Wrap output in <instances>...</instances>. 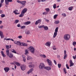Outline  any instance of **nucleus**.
<instances>
[{
  "label": "nucleus",
  "instance_id": "5fc2aeb1",
  "mask_svg": "<svg viewBox=\"0 0 76 76\" xmlns=\"http://www.w3.org/2000/svg\"><path fill=\"white\" fill-rule=\"evenodd\" d=\"M45 20L46 22H49V20H47V19H45Z\"/></svg>",
  "mask_w": 76,
  "mask_h": 76
},
{
  "label": "nucleus",
  "instance_id": "cd10ccee",
  "mask_svg": "<svg viewBox=\"0 0 76 76\" xmlns=\"http://www.w3.org/2000/svg\"><path fill=\"white\" fill-rule=\"evenodd\" d=\"M45 10L46 11V12H47V13H48L50 10L49 8H47L45 9Z\"/></svg>",
  "mask_w": 76,
  "mask_h": 76
},
{
  "label": "nucleus",
  "instance_id": "412c9836",
  "mask_svg": "<svg viewBox=\"0 0 76 76\" xmlns=\"http://www.w3.org/2000/svg\"><path fill=\"white\" fill-rule=\"evenodd\" d=\"M18 12V10H15L14 11H13V13H14L15 15H19V13H17L16 12Z\"/></svg>",
  "mask_w": 76,
  "mask_h": 76
},
{
  "label": "nucleus",
  "instance_id": "a211bd4d",
  "mask_svg": "<svg viewBox=\"0 0 76 76\" xmlns=\"http://www.w3.org/2000/svg\"><path fill=\"white\" fill-rule=\"evenodd\" d=\"M31 21H28L26 22H25L24 23V24L25 25H28L29 24H30Z\"/></svg>",
  "mask_w": 76,
  "mask_h": 76
},
{
  "label": "nucleus",
  "instance_id": "72a5a7b5",
  "mask_svg": "<svg viewBox=\"0 0 76 76\" xmlns=\"http://www.w3.org/2000/svg\"><path fill=\"white\" fill-rule=\"evenodd\" d=\"M58 16V15H55L53 16V19H56L57 18V17Z\"/></svg>",
  "mask_w": 76,
  "mask_h": 76
},
{
  "label": "nucleus",
  "instance_id": "bf43d9fd",
  "mask_svg": "<svg viewBox=\"0 0 76 76\" xmlns=\"http://www.w3.org/2000/svg\"><path fill=\"white\" fill-rule=\"evenodd\" d=\"M3 13V11L2 10H0V14Z\"/></svg>",
  "mask_w": 76,
  "mask_h": 76
},
{
  "label": "nucleus",
  "instance_id": "e2e57ef3",
  "mask_svg": "<svg viewBox=\"0 0 76 76\" xmlns=\"http://www.w3.org/2000/svg\"><path fill=\"white\" fill-rule=\"evenodd\" d=\"M27 42H31V41L27 40Z\"/></svg>",
  "mask_w": 76,
  "mask_h": 76
},
{
  "label": "nucleus",
  "instance_id": "de8ad7c7",
  "mask_svg": "<svg viewBox=\"0 0 76 76\" xmlns=\"http://www.w3.org/2000/svg\"><path fill=\"white\" fill-rule=\"evenodd\" d=\"M66 66L67 69H70L69 66H68V64H66Z\"/></svg>",
  "mask_w": 76,
  "mask_h": 76
},
{
  "label": "nucleus",
  "instance_id": "c9c22d12",
  "mask_svg": "<svg viewBox=\"0 0 76 76\" xmlns=\"http://www.w3.org/2000/svg\"><path fill=\"white\" fill-rule=\"evenodd\" d=\"M59 23H60V21H59V20L56 21L55 22V24H58Z\"/></svg>",
  "mask_w": 76,
  "mask_h": 76
},
{
  "label": "nucleus",
  "instance_id": "2eb2a0df",
  "mask_svg": "<svg viewBox=\"0 0 76 76\" xmlns=\"http://www.w3.org/2000/svg\"><path fill=\"white\" fill-rule=\"evenodd\" d=\"M34 71V69L33 68H31L27 72V74L28 75H29L30 73L32 72L33 71Z\"/></svg>",
  "mask_w": 76,
  "mask_h": 76
},
{
  "label": "nucleus",
  "instance_id": "9b49d317",
  "mask_svg": "<svg viewBox=\"0 0 76 76\" xmlns=\"http://www.w3.org/2000/svg\"><path fill=\"white\" fill-rule=\"evenodd\" d=\"M4 70L5 72H8L10 70V68L9 67H6L4 68Z\"/></svg>",
  "mask_w": 76,
  "mask_h": 76
},
{
  "label": "nucleus",
  "instance_id": "7c9ffc66",
  "mask_svg": "<svg viewBox=\"0 0 76 76\" xmlns=\"http://www.w3.org/2000/svg\"><path fill=\"white\" fill-rule=\"evenodd\" d=\"M27 59L28 60H30V59H32V58L30 57V56H28Z\"/></svg>",
  "mask_w": 76,
  "mask_h": 76
},
{
  "label": "nucleus",
  "instance_id": "c85d7f7f",
  "mask_svg": "<svg viewBox=\"0 0 76 76\" xmlns=\"http://www.w3.org/2000/svg\"><path fill=\"white\" fill-rule=\"evenodd\" d=\"M25 54L26 55H28V54L29 52H28V50H25Z\"/></svg>",
  "mask_w": 76,
  "mask_h": 76
},
{
  "label": "nucleus",
  "instance_id": "13d9d810",
  "mask_svg": "<svg viewBox=\"0 0 76 76\" xmlns=\"http://www.w3.org/2000/svg\"><path fill=\"white\" fill-rule=\"evenodd\" d=\"M57 58H60V56L59 55H57Z\"/></svg>",
  "mask_w": 76,
  "mask_h": 76
},
{
  "label": "nucleus",
  "instance_id": "4c0bfd02",
  "mask_svg": "<svg viewBox=\"0 0 76 76\" xmlns=\"http://www.w3.org/2000/svg\"><path fill=\"white\" fill-rule=\"evenodd\" d=\"M72 45H74V46H75L76 45V42H73L72 43Z\"/></svg>",
  "mask_w": 76,
  "mask_h": 76
},
{
  "label": "nucleus",
  "instance_id": "2f4dec72",
  "mask_svg": "<svg viewBox=\"0 0 76 76\" xmlns=\"http://www.w3.org/2000/svg\"><path fill=\"white\" fill-rule=\"evenodd\" d=\"M19 22V20H16L14 22V23L16 24L17 23H18Z\"/></svg>",
  "mask_w": 76,
  "mask_h": 76
},
{
  "label": "nucleus",
  "instance_id": "4d7b16f0",
  "mask_svg": "<svg viewBox=\"0 0 76 76\" xmlns=\"http://www.w3.org/2000/svg\"><path fill=\"white\" fill-rule=\"evenodd\" d=\"M6 40V41H9L10 40V38L7 39Z\"/></svg>",
  "mask_w": 76,
  "mask_h": 76
},
{
  "label": "nucleus",
  "instance_id": "680f3d73",
  "mask_svg": "<svg viewBox=\"0 0 76 76\" xmlns=\"http://www.w3.org/2000/svg\"><path fill=\"white\" fill-rule=\"evenodd\" d=\"M44 25H43V26H41V28H44Z\"/></svg>",
  "mask_w": 76,
  "mask_h": 76
},
{
  "label": "nucleus",
  "instance_id": "39448f33",
  "mask_svg": "<svg viewBox=\"0 0 76 76\" xmlns=\"http://www.w3.org/2000/svg\"><path fill=\"white\" fill-rule=\"evenodd\" d=\"M17 2H18V3L21 4L23 6H26V1H21L19 0H18Z\"/></svg>",
  "mask_w": 76,
  "mask_h": 76
},
{
  "label": "nucleus",
  "instance_id": "473e14b6",
  "mask_svg": "<svg viewBox=\"0 0 76 76\" xmlns=\"http://www.w3.org/2000/svg\"><path fill=\"white\" fill-rule=\"evenodd\" d=\"M34 64L29 65V67L30 68H32V67H34Z\"/></svg>",
  "mask_w": 76,
  "mask_h": 76
},
{
  "label": "nucleus",
  "instance_id": "f257e3e1",
  "mask_svg": "<svg viewBox=\"0 0 76 76\" xmlns=\"http://www.w3.org/2000/svg\"><path fill=\"white\" fill-rule=\"evenodd\" d=\"M6 48H7L6 53L7 56H8L10 58H12L13 56V54H12L11 53H9V48H10L12 45H6Z\"/></svg>",
  "mask_w": 76,
  "mask_h": 76
},
{
  "label": "nucleus",
  "instance_id": "423d86ee",
  "mask_svg": "<svg viewBox=\"0 0 76 76\" xmlns=\"http://www.w3.org/2000/svg\"><path fill=\"white\" fill-rule=\"evenodd\" d=\"M58 30V27H57L55 30V32L54 33V35L53 36V38H55L56 37V36H57V35Z\"/></svg>",
  "mask_w": 76,
  "mask_h": 76
},
{
  "label": "nucleus",
  "instance_id": "0eeeda50",
  "mask_svg": "<svg viewBox=\"0 0 76 76\" xmlns=\"http://www.w3.org/2000/svg\"><path fill=\"white\" fill-rule=\"evenodd\" d=\"M39 69H45V65L43 63H41L40 64L39 66Z\"/></svg>",
  "mask_w": 76,
  "mask_h": 76
},
{
  "label": "nucleus",
  "instance_id": "4468645a",
  "mask_svg": "<svg viewBox=\"0 0 76 76\" xmlns=\"http://www.w3.org/2000/svg\"><path fill=\"white\" fill-rule=\"evenodd\" d=\"M20 68L23 71L25 70L26 69V66L22 65L20 66Z\"/></svg>",
  "mask_w": 76,
  "mask_h": 76
},
{
  "label": "nucleus",
  "instance_id": "f03ea898",
  "mask_svg": "<svg viewBox=\"0 0 76 76\" xmlns=\"http://www.w3.org/2000/svg\"><path fill=\"white\" fill-rule=\"evenodd\" d=\"M28 9L26 8H24L21 11V14L19 16L20 18H22L25 15V13H26L27 12Z\"/></svg>",
  "mask_w": 76,
  "mask_h": 76
},
{
  "label": "nucleus",
  "instance_id": "0e129e2a",
  "mask_svg": "<svg viewBox=\"0 0 76 76\" xmlns=\"http://www.w3.org/2000/svg\"><path fill=\"white\" fill-rule=\"evenodd\" d=\"M1 6H2V4L0 3V8L1 7Z\"/></svg>",
  "mask_w": 76,
  "mask_h": 76
},
{
  "label": "nucleus",
  "instance_id": "79ce46f5",
  "mask_svg": "<svg viewBox=\"0 0 76 76\" xmlns=\"http://www.w3.org/2000/svg\"><path fill=\"white\" fill-rule=\"evenodd\" d=\"M1 18H4V17H5V15L4 14H1Z\"/></svg>",
  "mask_w": 76,
  "mask_h": 76
},
{
  "label": "nucleus",
  "instance_id": "1a4fd4ad",
  "mask_svg": "<svg viewBox=\"0 0 76 76\" xmlns=\"http://www.w3.org/2000/svg\"><path fill=\"white\" fill-rule=\"evenodd\" d=\"M14 44H16L18 45H22V43H20V42L19 41H15L14 42Z\"/></svg>",
  "mask_w": 76,
  "mask_h": 76
},
{
  "label": "nucleus",
  "instance_id": "3c124183",
  "mask_svg": "<svg viewBox=\"0 0 76 76\" xmlns=\"http://www.w3.org/2000/svg\"><path fill=\"white\" fill-rule=\"evenodd\" d=\"M4 0H1V4H2V3H4Z\"/></svg>",
  "mask_w": 76,
  "mask_h": 76
},
{
  "label": "nucleus",
  "instance_id": "58836bf2",
  "mask_svg": "<svg viewBox=\"0 0 76 76\" xmlns=\"http://www.w3.org/2000/svg\"><path fill=\"white\" fill-rule=\"evenodd\" d=\"M62 15L64 17H66V13H63V14H62Z\"/></svg>",
  "mask_w": 76,
  "mask_h": 76
},
{
  "label": "nucleus",
  "instance_id": "37998d69",
  "mask_svg": "<svg viewBox=\"0 0 76 76\" xmlns=\"http://www.w3.org/2000/svg\"><path fill=\"white\" fill-rule=\"evenodd\" d=\"M66 58H67V55H64V59H66Z\"/></svg>",
  "mask_w": 76,
  "mask_h": 76
},
{
  "label": "nucleus",
  "instance_id": "f704fd0d",
  "mask_svg": "<svg viewBox=\"0 0 76 76\" xmlns=\"http://www.w3.org/2000/svg\"><path fill=\"white\" fill-rule=\"evenodd\" d=\"M48 14V12H44L42 13V15H46Z\"/></svg>",
  "mask_w": 76,
  "mask_h": 76
},
{
  "label": "nucleus",
  "instance_id": "6e6552de",
  "mask_svg": "<svg viewBox=\"0 0 76 76\" xmlns=\"http://www.w3.org/2000/svg\"><path fill=\"white\" fill-rule=\"evenodd\" d=\"M12 0H5V3L6 5H9V2H12Z\"/></svg>",
  "mask_w": 76,
  "mask_h": 76
},
{
  "label": "nucleus",
  "instance_id": "052dcab7",
  "mask_svg": "<svg viewBox=\"0 0 76 76\" xmlns=\"http://www.w3.org/2000/svg\"><path fill=\"white\" fill-rule=\"evenodd\" d=\"M41 1L42 2H44V1H46V0H42Z\"/></svg>",
  "mask_w": 76,
  "mask_h": 76
},
{
  "label": "nucleus",
  "instance_id": "9d476101",
  "mask_svg": "<svg viewBox=\"0 0 76 76\" xmlns=\"http://www.w3.org/2000/svg\"><path fill=\"white\" fill-rule=\"evenodd\" d=\"M47 62H48L49 66H52V62H51V61L50 60V59H47Z\"/></svg>",
  "mask_w": 76,
  "mask_h": 76
},
{
  "label": "nucleus",
  "instance_id": "a878e982",
  "mask_svg": "<svg viewBox=\"0 0 76 76\" xmlns=\"http://www.w3.org/2000/svg\"><path fill=\"white\" fill-rule=\"evenodd\" d=\"M40 56L41 57H43V58H46V56L45 55L40 54Z\"/></svg>",
  "mask_w": 76,
  "mask_h": 76
},
{
  "label": "nucleus",
  "instance_id": "338daca9",
  "mask_svg": "<svg viewBox=\"0 0 76 76\" xmlns=\"http://www.w3.org/2000/svg\"><path fill=\"white\" fill-rule=\"evenodd\" d=\"M39 28H42L41 26H39Z\"/></svg>",
  "mask_w": 76,
  "mask_h": 76
},
{
  "label": "nucleus",
  "instance_id": "b1692460",
  "mask_svg": "<svg viewBox=\"0 0 76 76\" xmlns=\"http://www.w3.org/2000/svg\"><path fill=\"white\" fill-rule=\"evenodd\" d=\"M11 51L13 53H15V54H17L16 52L15 51V50L14 49H11Z\"/></svg>",
  "mask_w": 76,
  "mask_h": 76
},
{
  "label": "nucleus",
  "instance_id": "8fccbe9b",
  "mask_svg": "<svg viewBox=\"0 0 76 76\" xmlns=\"http://www.w3.org/2000/svg\"><path fill=\"white\" fill-rule=\"evenodd\" d=\"M4 28V26H0V29H3Z\"/></svg>",
  "mask_w": 76,
  "mask_h": 76
},
{
  "label": "nucleus",
  "instance_id": "ddd939ff",
  "mask_svg": "<svg viewBox=\"0 0 76 76\" xmlns=\"http://www.w3.org/2000/svg\"><path fill=\"white\" fill-rule=\"evenodd\" d=\"M41 22V19H39L38 20H37L35 23V25H37L38 24V23H40Z\"/></svg>",
  "mask_w": 76,
  "mask_h": 76
},
{
  "label": "nucleus",
  "instance_id": "6ab92c4d",
  "mask_svg": "<svg viewBox=\"0 0 76 76\" xmlns=\"http://www.w3.org/2000/svg\"><path fill=\"white\" fill-rule=\"evenodd\" d=\"M1 53L3 57H6V56L5 54H4V52H3V51H1Z\"/></svg>",
  "mask_w": 76,
  "mask_h": 76
},
{
  "label": "nucleus",
  "instance_id": "a19ab883",
  "mask_svg": "<svg viewBox=\"0 0 76 76\" xmlns=\"http://www.w3.org/2000/svg\"><path fill=\"white\" fill-rule=\"evenodd\" d=\"M26 34H30V32H29V31H28L26 32Z\"/></svg>",
  "mask_w": 76,
  "mask_h": 76
},
{
  "label": "nucleus",
  "instance_id": "864d4df0",
  "mask_svg": "<svg viewBox=\"0 0 76 76\" xmlns=\"http://www.w3.org/2000/svg\"><path fill=\"white\" fill-rule=\"evenodd\" d=\"M54 62V63L56 65L57 64V62H56V61L55 60H53Z\"/></svg>",
  "mask_w": 76,
  "mask_h": 76
},
{
  "label": "nucleus",
  "instance_id": "e433bc0d",
  "mask_svg": "<svg viewBox=\"0 0 76 76\" xmlns=\"http://www.w3.org/2000/svg\"><path fill=\"white\" fill-rule=\"evenodd\" d=\"M16 65H17V66H20V63H19L17 62H16Z\"/></svg>",
  "mask_w": 76,
  "mask_h": 76
},
{
  "label": "nucleus",
  "instance_id": "ea45409f",
  "mask_svg": "<svg viewBox=\"0 0 76 76\" xmlns=\"http://www.w3.org/2000/svg\"><path fill=\"white\" fill-rule=\"evenodd\" d=\"M58 68H60V67H61V64H58Z\"/></svg>",
  "mask_w": 76,
  "mask_h": 76
},
{
  "label": "nucleus",
  "instance_id": "a18cd8bd",
  "mask_svg": "<svg viewBox=\"0 0 76 76\" xmlns=\"http://www.w3.org/2000/svg\"><path fill=\"white\" fill-rule=\"evenodd\" d=\"M53 49L54 50H57V48H56V46H53Z\"/></svg>",
  "mask_w": 76,
  "mask_h": 76
},
{
  "label": "nucleus",
  "instance_id": "f8f14e48",
  "mask_svg": "<svg viewBox=\"0 0 76 76\" xmlns=\"http://www.w3.org/2000/svg\"><path fill=\"white\" fill-rule=\"evenodd\" d=\"M45 45L48 47H50L51 45V42H48L45 43Z\"/></svg>",
  "mask_w": 76,
  "mask_h": 76
},
{
  "label": "nucleus",
  "instance_id": "dca6fc26",
  "mask_svg": "<svg viewBox=\"0 0 76 76\" xmlns=\"http://www.w3.org/2000/svg\"><path fill=\"white\" fill-rule=\"evenodd\" d=\"M0 36L1 38H4V35L3 33V32L0 31Z\"/></svg>",
  "mask_w": 76,
  "mask_h": 76
},
{
  "label": "nucleus",
  "instance_id": "09e8293b",
  "mask_svg": "<svg viewBox=\"0 0 76 76\" xmlns=\"http://www.w3.org/2000/svg\"><path fill=\"white\" fill-rule=\"evenodd\" d=\"M18 38H19L20 39H21V38H22V36H18Z\"/></svg>",
  "mask_w": 76,
  "mask_h": 76
},
{
  "label": "nucleus",
  "instance_id": "aec40b11",
  "mask_svg": "<svg viewBox=\"0 0 76 76\" xmlns=\"http://www.w3.org/2000/svg\"><path fill=\"white\" fill-rule=\"evenodd\" d=\"M21 46H24V47H26V46H28V44L26 43L22 42V43H21Z\"/></svg>",
  "mask_w": 76,
  "mask_h": 76
},
{
  "label": "nucleus",
  "instance_id": "f3484780",
  "mask_svg": "<svg viewBox=\"0 0 76 76\" xmlns=\"http://www.w3.org/2000/svg\"><path fill=\"white\" fill-rule=\"evenodd\" d=\"M69 63L70 64V67H72V66H73L74 65V64L73 63L72 60H70L69 61Z\"/></svg>",
  "mask_w": 76,
  "mask_h": 76
},
{
  "label": "nucleus",
  "instance_id": "69168bd1",
  "mask_svg": "<svg viewBox=\"0 0 76 76\" xmlns=\"http://www.w3.org/2000/svg\"><path fill=\"white\" fill-rule=\"evenodd\" d=\"M73 58H74V59H75V58H76V57L75 56H75H73Z\"/></svg>",
  "mask_w": 76,
  "mask_h": 76
},
{
  "label": "nucleus",
  "instance_id": "4be33fe9",
  "mask_svg": "<svg viewBox=\"0 0 76 76\" xmlns=\"http://www.w3.org/2000/svg\"><path fill=\"white\" fill-rule=\"evenodd\" d=\"M45 69H46L47 70H50L51 69V67H50L48 66L45 67Z\"/></svg>",
  "mask_w": 76,
  "mask_h": 76
},
{
  "label": "nucleus",
  "instance_id": "6e6d98bb",
  "mask_svg": "<svg viewBox=\"0 0 76 76\" xmlns=\"http://www.w3.org/2000/svg\"><path fill=\"white\" fill-rule=\"evenodd\" d=\"M67 55V54H66V51L64 50V55Z\"/></svg>",
  "mask_w": 76,
  "mask_h": 76
},
{
  "label": "nucleus",
  "instance_id": "7ed1b4c3",
  "mask_svg": "<svg viewBox=\"0 0 76 76\" xmlns=\"http://www.w3.org/2000/svg\"><path fill=\"white\" fill-rule=\"evenodd\" d=\"M28 49L31 51V53L32 54H34V53H35V49L33 46H30L28 48Z\"/></svg>",
  "mask_w": 76,
  "mask_h": 76
},
{
  "label": "nucleus",
  "instance_id": "774afa93",
  "mask_svg": "<svg viewBox=\"0 0 76 76\" xmlns=\"http://www.w3.org/2000/svg\"><path fill=\"white\" fill-rule=\"evenodd\" d=\"M38 1V2H39V3L41 2V0H37Z\"/></svg>",
  "mask_w": 76,
  "mask_h": 76
},
{
  "label": "nucleus",
  "instance_id": "20e7f679",
  "mask_svg": "<svg viewBox=\"0 0 76 76\" xmlns=\"http://www.w3.org/2000/svg\"><path fill=\"white\" fill-rule=\"evenodd\" d=\"M64 38L65 40L68 41L70 39V35L67 34H65L64 36Z\"/></svg>",
  "mask_w": 76,
  "mask_h": 76
},
{
  "label": "nucleus",
  "instance_id": "49530a36",
  "mask_svg": "<svg viewBox=\"0 0 76 76\" xmlns=\"http://www.w3.org/2000/svg\"><path fill=\"white\" fill-rule=\"evenodd\" d=\"M26 28V26H21V29H24V28Z\"/></svg>",
  "mask_w": 76,
  "mask_h": 76
},
{
  "label": "nucleus",
  "instance_id": "393cba45",
  "mask_svg": "<svg viewBox=\"0 0 76 76\" xmlns=\"http://www.w3.org/2000/svg\"><path fill=\"white\" fill-rule=\"evenodd\" d=\"M44 28L45 31H48V27L47 26H44Z\"/></svg>",
  "mask_w": 76,
  "mask_h": 76
},
{
  "label": "nucleus",
  "instance_id": "5701e85b",
  "mask_svg": "<svg viewBox=\"0 0 76 76\" xmlns=\"http://www.w3.org/2000/svg\"><path fill=\"white\" fill-rule=\"evenodd\" d=\"M22 57L23 58V60L24 61V62H26V58H25V56L23 55L22 56Z\"/></svg>",
  "mask_w": 76,
  "mask_h": 76
},
{
  "label": "nucleus",
  "instance_id": "bb28decb",
  "mask_svg": "<svg viewBox=\"0 0 76 76\" xmlns=\"http://www.w3.org/2000/svg\"><path fill=\"white\" fill-rule=\"evenodd\" d=\"M73 6H71V7H69L68 8V10H69L70 11H71V10H73Z\"/></svg>",
  "mask_w": 76,
  "mask_h": 76
},
{
  "label": "nucleus",
  "instance_id": "c756f323",
  "mask_svg": "<svg viewBox=\"0 0 76 76\" xmlns=\"http://www.w3.org/2000/svg\"><path fill=\"white\" fill-rule=\"evenodd\" d=\"M63 71L65 74H66L67 73V70H66V68H64Z\"/></svg>",
  "mask_w": 76,
  "mask_h": 76
},
{
  "label": "nucleus",
  "instance_id": "603ef678",
  "mask_svg": "<svg viewBox=\"0 0 76 76\" xmlns=\"http://www.w3.org/2000/svg\"><path fill=\"white\" fill-rule=\"evenodd\" d=\"M17 26L18 28H20L21 27V26H20V24H18L17 25Z\"/></svg>",
  "mask_w": 76,
  "mask_h": 76
},
{
  "label": "nucleus",
  "instance_id": "c03bdc74",
  "mask_svg": "<svg viewBox=\"0 0 76 76\" xmlns=\"http://www.w3.org/2000/svg\"><path fill=\"white\" fill-rule=\"evenodd\" d=\"M53 7L54 9H56V4L53 5Z\"/></svg>",
  "mask_w": 76,
  "mask_h": 76
}]
</instances>
